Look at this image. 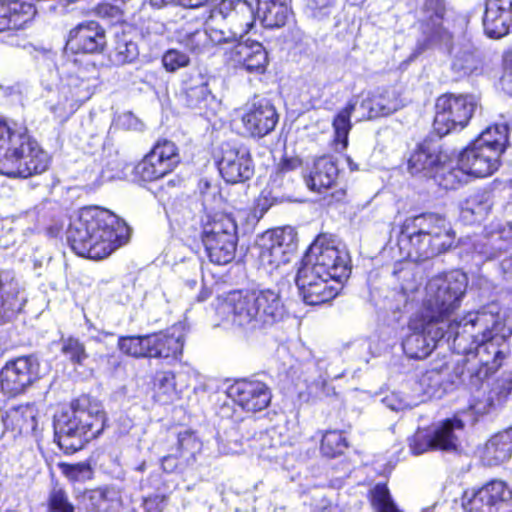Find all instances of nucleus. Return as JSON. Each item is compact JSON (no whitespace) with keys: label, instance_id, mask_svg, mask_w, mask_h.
<instances>
[{"label":"nucleus","instance_id":"35","mask_svg":"<svg viewBox=\"0 0 512 512\" xmlns=\"http://www.w3.org/2000/svg\"><path fill=\"white\" fill-rule=\"evenodd\" d=\"M0 12L11 20L9 29H18L34 17L36 10L30 2L4 0L1 2Z\"/></svg>","mask_w":512,"mask_h":512},{"label":"nucleus","instance_id":"59","mask_svg":"<svg viewBox=\"0 0 512 512\" xmlns=\"http://www.w3.org/2000/svg\"><path fill=\"white\" fill-rule=\"evenodd\" d=\"M333 2L334 0H307V8L312 11L314 17L327 16Z\"/></svg>","mask_w":512,"mask_h":512},{"label":"nucleus","instance_id":"21","mask_svg":"<svg viewBox=\"0 0 512 512\" xmlns=\"http://www.w3.org/2000/svg\"><path fill=\"white\" fill-rule=\"evenodd\" d=\"M227 396L242 410L252 413L266 409L272 398L271 390L264 382L247 379L230 385Z\"/></svg>","mask_w":512,"mask_h":512},{"label":"nucleus","instance_id":"12","mask_svg":"<svg viewBox=\"0 0 512 512\" xmlns=\"http://www.w3.org/2000/svg\"><path fill=\"white\" fill-rule=\"evenodd\" d=\"M84 71L70 75L61 85L60 99L57 102H47L49 110L59 118L73 114L79 106L90 99L97 86V77H86Z\"/></svg>","mask_w":512,"mask_h":512},{"label":"nucleus","instance_id":"11","mask_svg":"<svg viewBox=\"0 0 512 512\" xmlns=\"http://www.w3.org/2000/svg\"><path fill=\"white\" fill-rule=\"evenodd\" d=\"M297 250V233L290 226L277 228L266 233L262 238L259 252V264L272 274L282 270L295 257Z\"/></svg>","mask_w":512,"mask_h":512},{"label":"nucleus","instance_id":"41","mask_svg":"<svg viewBox=\"0 0 512 512\" xmlns=\"http://www.w3.org/2000/svg\"><path fill=\"white\" fill-rule=\"evenodd\" d=\"M506 354L498 349L495 351L491 364L481 362L469 375V382L475 387L482 386L483 382L493 376L503 365Z\"/></svg>","mask_w":512,"mask_h":512},{"label":"nucleus","instance_id":"47","mask_svg":"<svg viewBox=\"0 0 512 512\" xmlns=\"http://www.w3.org/2000/svg\"><path fill=\"white\" fill-rule=\"evenodd\" d=\"M24 128H13L11 124L0 115V160L4 158V152L11 146H15L16 139H20Z\"/></svg>","mask_w":512,"mask_h":512},{"label":"nucleus","instance_id":"25","mask_svg":"<svg viewBox=\"0 0 512 512\" xmlns=\"http://www.w3.org/2000/svg\"><path fill=\"white\" fill-rule=\"evenodd\" d=\"M105 33L97 22L81 23L69 33L66 48L75 53H98L105 46Z\"/></svg>","mask_w":512,"mask_h":512},{"label":"nucleus","instance_id":"48","mask_svg":"<svg viewBox=\"0 0 512 512\" xmlns=\"http://www.w3.org/2000/svg\"><path fill=\"white\" fill-rule=\"evenodd\" d=\"M259 441L262 450L261 456L268 459L277 457V455L273 452H270V450H277L285 443V439H283L282 435L276 429H270L264 433H261L259 436Z\"/></svg>","mask_w":512,"mask_h":512},{"label":"nucleus","instance_id":"37","mask_svg":"<svg viewBox=\"0 0 512 512\" xmlns=\"http://www.w3.org/2000/svg\"><path fill=\"white\" fill-rule=\"evenodd\" d=\"M357 104V99H350L333 119L335 141L340 143L343 149L348 146V135L352 128L351 115L355 112Z\"/></svg>","mask_w":512,"mask_h":512},{"label":"nucleus","instance_id":"19","mask_svg":"<svg viewBox=\"0 0 512 512\" xmlns=\"http://www.w3.org/2000/svg\"><path fill=\"white\" fill-rule=\"evenodd\" d=\"M218 168L227 183L235 184L249 180L254 175L250 150L242 144H224Z\"/></svg>","mask_w":512,"mask_h":512},{"label":"nucleus","instance_id":"45","mask_svg":"<svg viewBox=\"0 0 512 512\" xmlns=\"http://www.w3.org/2000/svg\"><path fill=\"white\" fill-rule=\"evenodd\" d=\"M372 505L377 512H401L393 502L385 484H377L371 491Z\"/></svg>","mask_w":512,"mask_h":512},{"label":"nucleus","instance_id":"52","mask_svg":"<svg viewBox=\"0 0 512 512\" xmlns=\"http://www.w3.org/2000/svg\"><path fill=\"white\" fill-rule=\"evenodd\" d=\"M190 63L189 56L177 49H169L162 56V64L166 71L175 72L180 68L188 66Z\"/></svg>","mask_w":512,"mask_h":512},{"label":"nucleus","instance_id":"30","mask_svg":"<svg viewBox=\"0 0 512 512\" xmlns=\"http://www.w3.org/2000/svg\"><path fill=\"white\" fill-rule=\"evenodd\" d=\"M464 422L457 418H447L443 420L440 426L433 432L428 441V445L433 450H440L445 452L458 451V438L455 435V430H463Z\"/></svg>","mask_w":512,"mask_h":512},{"label":"nucleus","instance_id":"64","mask_svg":"<svg viewBox=\"0 0 512 512\" xmlns=\"http://www.w3.org/2000/svg\"><path fill=\"white\" fill-rule=\"evenodd\" d=\"M219 450L224 454H235L240 451V444L234 442L233 446H227L222 441H219Z\"/></svg>","mask_w":512,"mask_h":512},{"label":"nucleus","instance_id":"40","mask_svg":"<svg viewBox=\"0 0 512 512\" xmlns=\"http://www.w3.org/2000/svg\"><path fill=\"white\" fill-rule=\"evenodd\" d=\"M88 498L95 512H107L120 502V493L116 488L106 486L92 490Z\"/></svg>","mask_w":512,"mask_h":512},{"label":"nucleus","instance_id":"32","mask_svg":"<svg viewBox=\"0 0 512 512\" xmlns=\"http://www.w3.org/2000/svg\"><path fill=\"white\" fill-rule=\"evenodd\" d=\"M509 132L507 123H494L472 141L502 156L509 146Z\"/></svg>","mask_w":512,"mask_h":512},{"label":"nucleus","instance_id":"39","mask_svg":"<svg viewBox=\"0 0 512 512\" xmlns=\"http://www.w3.org/2000/svg\"><path fill=\"white\" fill-rule=\"evenodd\" d=\"M155 398L162 404H168L178 398L175 375L171 371L158 372L155 377Z\"/></svg>","mask_w":512,"mask_h":512},{"label":"nucleus","instance_id":"22","mask_svg":"<svg viewBox=\"0 0 512 512\" xmlns=\"http://www.w3.org/2000/svg\"><path fill=\"white\" fill-rule=\"evenodd\" d=\"M444 136L433 131L418 143V173L427 179H436L450 161L448 153L443 148Z\"/></svg>","mask_w":512,"mask_h":512},{"label":"nucleus","instance_id":"16","mask_svg":"<svg viewBox=\"0 0 512 512\" xmlns=\"http://www.w3.org/2000/svg\"><path fill=\"white\" fill-rule=\"evenodd\" d=\"M418 260L440 255L450 247L449 233L443 218L434 214L418 215Z\"/></svg>","mask_w":512,"mask_h":512},{"label":"nucleus","instance_id":"42","mask_svg":"<svg viewBox=\"0 0 512 512\" xmlns=\"http://www.w3.org/2000/svg\"><path fill=\"white\" fill-rule=\"evenodd\" d=\"M118 348L128 356L134 358H148V335L120 337L118 340Z\"/></svg>","mask_w":512,"mask_h":512},{"label":"nucleus","instance_id":"63","mask_svg":"<svg viewBox=\"0 0 512 512\" xmlns=\"http://www.w3.org/2000/svg\"><path fill=\"white\" fill-rule=\"evenodd\" d=\"M301 165V160L299 158H284L279 164V171L281 173L289 172L297 169Z\"/></svg>","mask_w":512,"mask_h":512},{"label":"nucleus","instance_id":"38","mask_svg":"<svg viewBox=\"0 0 512 512\" xmlns=\"http://www.w3.org/2000/svg\"><path fill=\"white\" fill-rule=\"evenodd\" d=\"M201 450L202 442L193 432L186 430L178 434L175 452L184 465H192Z\"/></svg>","mask_w":512,"mask_h":512},{"label":"nucleus","instance_id":"6","mask_svg":"<svg viewBox=\"0 0 512 512\" xmlns=\"http://www.w3.org/2000/svg\"><path fill=\"white\" fill-rule=\"evenodd\" d=\"M497 324V321L489 324V315L486 312L469 311L448 323L444 337L452 341L453 348L459 354H469L480 348H484L488 354V345L496 342L500 346L506 340L502 336L501 341H498L497 333L494 332Z\"/></svg>","mask_w":512,"mask_h":512},{"label":"nucleus","instance_id":"28","mask_svg":"<svg viewBox=\"0 0 512 512\" xmlns=\"http://www.w3.org/2000/svg\"><path fill=\"white\" fill-rule=\"evenodd\" d=\"M512 457V432L505 430L493 435L481 451L480 459L488 467L501 465Z\"/></svg>","mask_w":512,"mask_h":512},{"label":"nucleus","instance_id":"20","mask_svg":"<svg viewBox=\"0 0 512 512\" xmlns=\"http://www.w3.org/2000/svg\"><path fill=\"white\" fill-rule=\"evenodd\" d=\"M279 120L274 105L267 99H254L248 103L241 115L245 132L255 138H262L271 133Z\"/></svg>","mask_w":512,"mask_h":512},{"label":"nucleus","instance_id":"15","mask_svg":"<svg viewBox=\"0 0 512 512\" xmlns=\"http://www.w3.org/2000/svg\"><path fill=\"white\" fill-rule=\"evenodd\" d=\"M39 378V362L34 356L18 357L8 361L0 372V386L4 394H21Z\"/></svg>","mask_w":512,"mask_h":512},{"label":"nucleus","instance_id":"44","mask_svg":"<svg viewBox=\"0 0 512 512\" xmlns=\"http://www.w3.org/2000/svg\"><path fill=\"white\" fill-rule=\"evenodd\" d=\"M347 448V441L339 431H327L321 440V452L324 456L334 458L341 455Z\"/></svg>","mask_w":512,"mask_h":512},{"label":"nucleus","instance_id":"14","mask_svg":"<svg viewBox=\"0 0 512 512\" xmlns=\"http://www.w3.org/2000/svg\"><path fill=\"white\" fill-rule=\"evenodd\" d=\"M180 163L175 143L163 139L136 165L135 172L143 181H155L171 173Z\"/></svg>","mask_w":512,"mask_h":512},{"label":"nucleus","instance_id":"13","mask_svg":"<svg viewBox=\"0 0 512 512\" xmlns=\"http://www.w3.org/2000/svg\"><path fill=\"white\" fill-rule=\"evenodd\" d=\"M423 18L420 23L421 42L418 45L420 50L428 49L442 44L453 42V33L444 25L446 16L445 0H424Z\"/></svg>","mask_w":512,"mask_h":512},{"label":"nucleus","instance_id":"43","mask_svg":"<svg viewBox=\"0 0 512 512\" xmlns=\"http://www.w3.org/2000/svg\"><path fill=\"white\" fill-rule=\"evenodd\" d=\"M377 116L390 115L404 106L402 99L399 97V93L394 88L380 89L379 88V99L377 100Z\"/></svg>","mask_w":512,"mask_h":512},{"label":"nucleus","instance_id":"29","mask_svg":"<svg viewBox=\"0 0 512 512\" xmlns=\"http://www.w3.org/2000/svg\"><path fill=\"white\" fill-rule=\"evenodd\" d=\"M208 3H211V18L220 15L222 18H228L231 22H237L238 18H244L241 33H245L253 27V8L246 1H238L234 4L232 0H208Z\"/></svg>","mask_w":512,"mask_h":512},{"label":"nucleus","instance_id":"2","mask_svg":"<svg viewBox=\"0 0 512 512\" xmlns=\"http://www.w3.org/2000/svg\"><path fill=\"white\" fill-rule=\"evenodd\" d=\"M130 229L114 213L99 207H84L71 220L67 240L83 257L101 260L128 242Z\"/></svg>","mask_w":512,"mask_h":512},{"label":"nucleus","instance_id":"61","mask_svg":"<svg viewBox=\"0 0 512 512\" xmlns=\"http://www.w3.org/2000/svg\"><path fill=\"white\" fill-rule=\"evenodd\" d=\"M162 468L167 473H172L177 470H181L182 467H185L180 459L179 455L176 452H171L168 455L164 456L161 460Z\"/></svg>","mask_w":512,"mask_h":512},{"label":"nucleus","instance_id":"46","mask_svg":"<svg viewBox=\"0 0 512 512\" xmlns=\"http://www.w3.org/2000/svg\"><path fill=\"white\" fill-rule=\"evenodd\" d=\"M138 55L137 44L131 40L122 38L117 41L112 58L117 65H124L133 62Z\"/></svg>","mask_w":512,"mask_h":512},{"label":"nucleus","instance_id":"7","mask_svg":"<svg viewBox=\"0 0 512 512\" xmlns=\"http://www.w3.org/2000/svg\"><path fill=\"white\" fill-rule=\"evenodd\" d=\"M201 241L210 262L226 265L235 258L237 225L228 214L207 215L202 225Z\"/></svg>","mask_w":512,"mask_h":512},{"label":"nucleus","instance_id":"18","mask_svg":"<svg viewBox=\"0 0 512 512\" xmlns=\"http://www.w3.org/2000/svg\"><path fill=\"white\" fill-rule=\"evenodd\" d=\"M238 20L239 29L233 31V37L238 39V43L231 50V61L236 67L245 70L247 73L263 74L269 63L268 52L262 43L258 41L242 40L250 29L245 33H241L244 18Z\"/></svg>","mask_w":512,"mask_h":512},{"label":"nucleus","instance_id":"55","mask_svg":"<svg viewBox=\"0 0 512 512\" xmlns=\"http://www.w3.org/2000/svg\"><path fill=\"white\" fill-rule=\"evenodd\" d=\"M96 13L103 19L118 22L122 19L124 10L121 5L105 0L103 3L97 5Z\"/></svg>","mask_w":512,"mask_h":512},{"label":"nucleus","instance_id":"51","mask_svg":"<svg viewBox=\"0 0 512 512\" xmlns=\"http://www.w3.org/2000/svg\"><path fill=\"white\" fill-rule=\"evenodd\" d=\"M61 352L74 364H82L88 358L84 344L73 337L62 340Z\"/></svg>","mask_w":512,"mask_h":512},{"label":"nucleus","instance_id":"57","mask_svg":"<svg viewBox=\"0 0 512 512\" xmlns=\"http://www.w3.org/2000/svg\"><path fill=\"white\" fill-rule=\"evenodd\" d=\"M402 349L408 358H416V323L410 321L408 324V333L402 339Z\"/></svg>","mask_w":512,"mask_h":512},{"label":"nucleus","instance_id":"31","mask_svg":"<svg viewBox=\"0 0 512 512\" xmlns=\"http://www.w3.org/2000/svg\"><path fill=\"white\" fill-rule=\"evenodd\" d=\"M487 66L484 53L477 47L462 48L452 62L453 70L461 76H480Z\"/></svg>","mask_w":512,"mask_h":512},{"label":"nucleus","instance_id":"9","mask_svg":"<svg viewBox=\"0 0 512 512\" xmlns=\"http://www.w3.org/2000/svg\"><path fill=\"white\" fill-rule=\"evenodd\" d=\"M478 106L476 97L471 93L446 92L435 100L433 131L439 135H448L453 131L467 127Z\"/></svg>","mask_w":512,"mask_h":512},{"label":"nucleus","instance_id":"3","mask_svg":"<svg viewBox=\"0 0 512 512\" xmlns=\"http://www.w3.org/2000/svg\"><path fill=\"white\" fill-rule=\"evenodd\" d=\"M465 288L464 279H459L453 273H440L427 281L423 308L418 317L421 321L418 338L421 337L425 343L423 357H427L438 341L444 338V329L439 324L459 308Z\"/></svg>","mask_w":512,"mask_h":512},{"label":"nucleus","instance_id":"4","mask_svg":"<svg viewBox=\"0 0 512 512\" xmlns=\"http://www.w3.org/2000/svg\"><path fill=\"white\" fill-rule=\"evenodd\" d=\"M105 422L102 403L82 396L72 403L70 409L54 417L55 440L64 453L72 454L98 437L104 430Z\"/></svg>","mask_w":512,"mask_h":512},{"label":"nucleus","instance_id":"33","mask_svg":"<svg viewBox=\"0 0 512 512\" xmlns=\"http://www.w3.org/2000/svg\"><path fill=\"white\" fill-rule=\"evenodd\" d=\"M4 424L21 434L33 433L37 428V409L33 404L13 408L7 412Z\"/></svg>","mask_w":512,"mask_h":512},{"label":"nucleus","instance_id":"23","mask_svg":"<svg viewBox=\"0 0 512 512\" xmlns=\"http://www.w3.org/2000/svg\"><path fill=\"white\" fill-rule=\"evenodd\" d=\"M185 323L178 322L165 332L148 334V358L178 360L182 355Z\"/></svg>","mask_w":512,"mask_h":512},{"label":"nucleus","instance_id":"53","mask_svg":"<svg viewBox=\"0 0 512 512\" xmlns=\"http://www.w3.org/2000/svg\"><path fill=\"white\" fill-rule=\"evenodd\" d=\"M351 99H357L358 104L356 106L357 112H359V120H371L377 118L376 108L372 107L373 93L372 91H362Z\"/></svg>","mask_w":512,"mask_h":512},{"label":"nucleus","instance_id":"1","mask_svg":"<svg viewBox=\"0 0 512 512\" xmlns=\"http://www.w3.org/2000/svg\"><path fill=\"white\" fill-rule=\"evenodd\" d=\"M349 274L348 254L320 235L303 256L295 281L303 301L314 306L334 299Z\"/></svg>","mask_w":512,"mask_h":512},{"label":"nucleus","instance_id":"27","mask_svg":"<svg viewBox=\"0 0 512 512\" xmlns=\"http://www.w3.org/2000/svg\"><path fill=\"white\" fill-rule=\"evenodd\" d=\"M24 297H20L18 280L9 271L0 272V324L21 309Z\"/></svg>","mask_w":512,"mask_h":512},{"label":"nucleus","instance_id":"56","mask_svg":"<svg viewBox=\"0 0 512 512\" xmlns=\"http://www.w3.org/2000/svg\"><path fill=\"white\" fill-rule=\"evenodd\" d=\"M382 403L392 411L399 412L412 409V403L400 393L392 392L382 399Z\"/></svg>","mask_w":512,"mask_h":512},{"label":"nucleus","instance_id":"62","mask_svg":"<svg viewBox=\"0 0 512 512\" xmlns=\"http://www.w3.org/2000/svg\"><path fill=\"white\" fill-rule=\"evenodd\" d=\"M503 76H507L512 81V48L506 49L502 54Z\"/></svg>","mask_w":512,"mask_h":512},{"label":"nucleus","instance_id":"34","mask_svg":"<svg viewBox=\"0 0 512 512\" xmlns=\"http://www.w3.org/2000/svg\"><path fill=\"white\" fill-rule=\"evenodd\" d=\"M257 15L266 28L283 27L291 15L287 0L258 4Z\"/></svg>","mask_w":512,"mask_h":512},{"label":"nucleus","instance_id":"8","mask_svg":"<svg viewBox=\"0 0 512 512\" xmlns=\"http://www.w3.org/2000/svg\"><path fill=\"white\" fill-rule=\"evenodd\" d=\"M16 141L15 146L4 152V158L0 160V173L13 178H29L45 172L49 157L39 144L27 133H22Z\"/></svg>","mask_w":512,"mask_h":512},{"label":"nucleus","instance_id":"26","mask_svg":"<svg viewBox=\"0 0 512 512\" xmlns=\"http://www.w3.org/2000/svg\"><path fill=\"white\" fill-rule=\"evenodd\" d=\"M338 173L334 158L321 156L314 161L309 175L305 177V183L311 191L324 193L336 184Z\"/></svg>","mask_w":512,"mask_h":512},{"label":"nucleus","instance_id":"54","mask_svg":"<svg viewBox=\"0 0 512 512\" xmlns=\"http://www.w3.org/2000/svg\"><path fill=\"white\" fill-rule=\"evenodd\" d=\"M61 468L65 476L74 482H84L90 479L92 474L90 466L85 463L62 464Z\"/></svg>","mask_w":512,"mask_h":512},{"label":"nucleus","instance_id":"5","mask_svg":"<svg viewBox=\"0 0 512 512\" xmlns=\"http://www.w3.org/2000/svg\"><path fill=\"white\" fill-rule=\"evenodd\" d=\"M232 322L247 331L271 327L283 320L286 308L277 288L235 291L227 299Z\"/></svg>","mask_w":512,"mask_h":512},{"label":"nucleus","instance_id":"58","mask_svg":"<svg viewBox=\"0 0 512 512\" xmlns=\"http://www.w3.org/2000/svg\"><path fill=\"white\" fill-rule=\"evenodd\" d=\"M118 125L126 130L134 131H141L144 127L142 121L129 111L119 115Z\"/></svg>","mask_w":512,"mask_h":512},{"label":"nucleus","instance_id":"50","mask_svg":"<svg viewBox=\"0 0 512 512\" xmlns=\"http://www.w3.org/2000/svg\"><path fill=\"white\" fill-rule=\"evenodd\" d=\"M50 512H74V505L69 500L67 492L59 486H54L48 496Z\"/></svg>","mask_w":512,"mask_h":512},{"label":"nucleus","instance_id":"49","mask_svg":"<svg viewBox=\"0 0 512 512\" xmlns=\"http://www.w3.org/2000/svg\"><path fill=\"white\" fill-rule=\"evenodd\" d=\"M185 90L188 106L192 108L201 107L202 102H205L211 95L208 83L202 76H199L196 83L187 86Z\"/></svg>","mask_w":512,"mask_h":512},{"label":"nucleus","instance_id":"36","mask_svg":"<svg viewBox=\"0 0 512 512\" xmlns=\"http://www.w3.org/2000/svg\"><path fill=\"white\" fill-rule=\"evenodd\" d=\"M503 240L512 242V223H508L502 232H493L485 236L480 244L479 253L486 260L499 258L506 248L502 245Z\"/></svg>","mask_w":512,"mask_h":512},{"label":"nucleus","instance_id":"24","mask_svg":"<svg viewBox=\"0 0 512 512\" xmlns=\"http://www.w3.org/2000/svg\"><path fill=\"white\" fill-rule=\"evenodd\" d=\"M485 35L501 39L512 29V0H486L482 19Z\"/></svg>","mask_w":512,"mask_h":512},{"label":"nucleus","instance_id":"60","mask_svg":"<svg viewBox=\"0 0 512 512\" xmlns=\"http://www.w3.org/2000/svg\"><path fill=\"white\" fill-rule=\"evenodd\" d=\"M416 236V216L408 217L401 226L400 243L411 242Z\"/></svg>","mask_w":512,"mask_h":512},{"label":"nucleus","instance_id":"17","mask_svg":"<svg viewBox=\"0 0 512 512\" xmlns=\"http://www.w3.org/2000/svg\"><path fill=\"white\" fill-rule=\"evenodd\" d=\"M501 155L470 141L458 154L457 167L472 178L492 176L501 166Z\"/></svg>","mask_w":512,"mask_h":512},{"label":"nucleus","instance_id":"10","mask_svg":"<svg viewBox=\"0 0 512 512\" xmlns=\"http://www.w3.org/2000/svg\"><path fill=\"white\" fill-rule=\"evenodd\" d=\"M462 507L464 512H512V489L502 479H490L466 490Z\"/></svg>","mask_w":512,"mask_h":512}]
</instances>
